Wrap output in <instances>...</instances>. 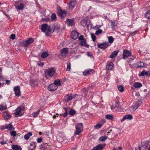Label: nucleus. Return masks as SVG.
I'll return each mask as SVG.
<instances>
[{
	"instance_id": "8fccbe9b",
	"label": "nucleus",
	"mask_w": 150,
	"mask_h": 150,
	"mask_svg": "<svg viewBox=\"0 0 150 150\" xmlns=\"http://www.w3.org/2000/svg\"><path fill=\"white\" fill-rule=\"evenodd\" d=\"M102 126L99 123L96 125L95 126L96 129H99Z\"/></svg>"
},
{
	"instance_id": "ea45409f",
	"label": "nucleus",
	"mask_w": 150,
	"mask_h": 150,
	"mask_svg": "<svg viewBox=\"0 0 150 150\" xmlns=\"http://www.w3.org/2000/svg\"><path fill=\"white\" fill-rule=\"evenodd\" d=\"M54 84H55V85L57 86V85H61L60 81L59 79H57V80H55Z\"/></svg>"
},
{
	"instance_id": "9b49d317",
	"label": "nucleus",
	"mask_w": 150,
	"mask_h": 150,
	"mask_svg": "<svg viewBox=\"0 0 150 150\" xmlns=\"http://www.w3.org/2000/svg\"><path fill=\"white\" fill-rule=\"evenodd\" d=\"M133 118L132 116L131 115H127L124 116L120 120V121L121 122H122L126 119L131 120Z\"/></svg>"
},
{
	"instance_id": "3c124183",
	"label": "nucleus",
	"mask_w": 150,
	"mask_h": 150,
	"mask_svg": "<svg viewBox=\"0 0 150 150\" xmlns=\"http://www.w3.org/2000/svg\"><path fill=\"white\" fill-rule=\"evenodd\" d=\"M133 96L135 97H139L140 96V94L139 92H137L133 95Z\"/></svg>"
},
{
	"instance_id": "e433bc0d",
	"label": "nucleus",
	"mask_w": 150,
	"mask_h": 150,
	"mask_svg": "<svg viewBox=\"0 0 150 150\" xmlns=\"http://www.w3.org/2000/svg\"><path fill=\"white\" fill-rule=\"evenodd\" d=\"M117 88L119 91L120 92H122L124 91V88L122 86H117Z\"/></svg>"
},
{
	"instance_id": "13d9d810",
	"label": "nucleus",
	"mask_w": 150,
	"mask_h": 150,
	"mask_svg": "<svg viewBox=\"0 0 150 150\" xmlns=\"http://www.w3.org/2000/svg\"><path fill=\"white\" fill-rule=\"evenodd\" d=\"M37 140V142L39 143H41L42 141V138L41 137L38 138Z\"/></svg>"
},
{
	"instance_id": "c9c22d12",
	"label": "nucleus",
	"mask_w": 150,
	"mask_h": 150,
	"mask_svg": "<svg viewBox=\"0 0 150 150\" xmlns=\"http://www.w3.org/2000/svg\"><path fill=\"white\" fill-rule=\"evenodd\" d=\"M145 66L144 63L141 62H139L138 64V67L139 68Z\"/></svg>"
},
{
	"instance_id": "338daca9",
	"label": "nucleus",
	"mask_w": 150,
	"mask_h": 150,
	"mask_svg": "<svg viewBox=\"0 0 150 150\" xmlns=\"http://www.w3.org/2000/svg\"><path fill=\"white\" fill-rule=\"evenodd\" d=\"M67 114H68V113L66 112H65V113H64L63 114V115L64 117H66L67 116Z\"/></svg>"
},
{
	"instance_id": "7c9ffc66",
	"label": "nucleus",
	"mask_w": 150,
	"mask_h": 150,
	"mask_svg": "<svg viewBox=\"0 0 150 150\" xmlns=\"http://www.w3.org/2000/svg\"><path fill=\"white\" fill-rule=\"evenodd\" d=\"M80 45L81 46H85L86 47H88L89 45H86V41L85 40H83L80 41Z\"/></svg>"
},
{
	"instance_id": "1a4fd4ad",
	"label": "nucleus",
	"mask_w": 150,
	"mask_h": 150,
	"mask_svg": "<svg viewBox=\"0 0 150 150\" xmlns=\"http://www.w3.org/2000/svg\"><path fill=\"white\" fill-rule=\"evenodd\" d=\"M108 46V43L106 42L98 44L97 45L98 47L103 50L105 49Z\"/></svg>"
},
{
	"instance_id": "5fc2aeb1",
	"label": "nucleus",
	"mask_w": 150,
	"mask_h": 150,
	"mask_svg": "<svg viewBox=\"0 0 150 150\" xmlns=\"http://www.w3.org/2000/svg\"><path fill=\"white\" fill-rule=\"evenodd\" d=\"M79 40L81 41L83 40H84L85 39L84 38L83 36L82 35H81L80 37L79 38Z\"/></svg>"
},
{
	"instance_id": "dca6fc26",
	"label": "nucleus",
	"mask_w": 150,
	"mask_h": 150,
	"mask_svg": "<svg viewBox=\"0 0 150 150\" xmlns=\"http://www.w3.org/2000/svg\"><path fill=\"white\" fill-rule=\"evenodd\" d=\"M76 1L75 0L71 1L69 4V8L71 10L73 9L74 7L75 6Z\"/></svg>"
},
{
	"instance_id": "e2e57ef3",
	"label": "nucleus",
	"mask_w": 150,
	"mask_h": 150,
	"mask_svg": "<svg viewBox=\"0 0 150 150\" xmlns=\"http://www.w3.org/2000/svg\"><path fill=\"white\" fill-rule=\"evenodd\" d=\"M43 145V146L45 148H48L49 146L48 144L47 143L44 144Z\"/></svg>"
},
{
	"instance_id": "c85d7f7f",
	"label": "nucleus",
	"mask_w": 150,
	"mask_h": 150,
	"mask_svg": "<svg viewBox=\"0 0 150 150\" xmlns=\"http://www.w3.org/2000/svg\"><path fill=\"white\" fill-rule=\"evenodd\" d=\"M105 118L108 120H113V116L111 114H107L105 116Z\"/></svg>"
},
{
	"instance_id": "603ef678",
	"label": "nucleus",
	"mask_w": 150,
	"mask_h": 150,
	"mask_svg": "<svg viewBox=\"0 0 150 150\" xmlns=\"http://www.w3.org/2000/svg\"><path fill=\"white\" fill-rule=\"evenodd\" d=\"M70 69H71L70 63H69L67 65L66 70H67V71H69L70 70Z\"/></svg>"
},
{
	"instance_id": "4468645a",
	"label": "nucleus",
	"mask_w": 150,
	"mask_h": 150,
	"mask_svg": "<svg viewBox=\"0 0 150 150\" xmlns=\"http://www.w3.org/2000/svg\"><path fill=\"white\" fill-rule=\"evenodd\" d=\"M21 108L20 107H18L16 110V112L14 113L16 117H18L22 115V114L20 115L21 112Z\"/></svg>"
},
{
	"instance_id": "f704fd0d",
	"label": "nucleus",
	"mask_w": 150,
	"mask_h": 150,
	"mask_svg": "<svg viewBox=\"0 0 150 150\" xmlns=\"http://www.w3.org/2000/svg\"><path fill=\"white\" fill-rule=\"evenodd\" d=\"M30 83L31 85L32 86H34L37 84V82L33 79L30 81Z\"/></svg>"
},
{
	"instance_id": "0e129e2a",
	"label": "nucleus",
	"mask_w": 150,
	"mask_h": 150,
	"mask_svg": "<svg viewBox=\"0 0 150 150\" xmlns=\"http://www.w3.org/2000/svg\"><path fill=\"white\" fill-rule=\"evenodd\" d=\"M38 64L40 67H42L44 64V63H43L40 62Z\"/></svg>"
},
{
	"instance_id": "c756f323",
	"label": "nucleus",
	"mask_w": 150,
	"mask_h": 150,
	"mask_svg": "<svg viewBox=\"0 0 150 150\" xmlns=\"http://www.w3.org/2000/svg\"><path fill=\"white\" fill-rule=\"evenodd\" d=\"M113 67V64L112 62H110L106 66V68L109 70H111Z\"/></svg>"
},
{
	"instance_id": "774afa93",
	"label": "nucleus",
	"mask_w": 150,
	"mask_h": 150,
	"mask_svg": "<svg viewBox=\"0 0 150 150\" xmlns=\"http://www.w3.org/2000/svg\"><path fill=\"white\" fill-rule=\"evenodd\" d=\"M40 149L41 150H46L45 149V147L42 146H41L40 147Z\"/></svg>"
},
{
	"instance_id": "6e6d98bb",
	"label": "nucleus",
	"mask_w": 150,
	"mask_h": 150,
	"mask_svg": "<svg viewBox=\"0 0 150 150\" xmlns=\"http://www.w3.org/2000/svg\"><path fill=\"white\" fill-rule=\"evenodd\" d=\"M10 38L12 40H14L15 38V35L14 34H12L10 36Z\"/></svg>"
},
{
	"instance_id": "864d4df0",
	"label": "nucleus",
	"mask_w": 150,
	"mask_h": 150,
	"mask_svg": "<svg viewBox=\"0 0 150 150\" xmlns=\"http://www.w3.org/2000/svg\"><path fill=\"white\" fill-rule=\"evenodd\" d=\"M105 120H102L99 123L102 126L103 124L105 122Z\"/></svg>"
},
{
	"instance_id": "f8f14e48",
	"label": "nucleus",
	"mask_w": 150,
	"mask_h": 150,
	"mask_svg": "<svg viewBox=\"0 0 150 150\" xmlns=\"http://www.w3.org/2000/svg\"><path fill=\"white\" fill-rule=\"evenodd\" d=\"M57 87V86L55 84H52L49 86L48 89L50 91H53L56 90Z\"/></svg>"
},
{
	"instance_id": "b1692460",
	"label": "nucleus",
	"mask_w": 150,
	"mask_h": 150,
	"mask_svg": "<svg viewBox=\"0 0 150 150\" xmlns=\"http://www.w3.org/2000/svg\"><path fill=\"white\" fill-rule=\"evenodd\" d=\"M133 86L135 88H140L142 86V84L140 83L135 82L134 83Z\"/></svg>"
},
{
	"instance_id": "f3484780",
	"label": "nucleus",
	"mask_w": 150,
	"mask_h": 150,
	"mask_svg": "<svg viewBox=\"0 0 150 150\" xmlns=\"http://www.w3.org/2000/svg\"><path fill=\"white\" fill-rule=\"evenodd\" d=\"M142 102L141 101H139L136 104L133 106L131 108H132V110L133 111H135L141 105L142 103Z\"/></svg>"
},
{
	"instance_id": "49530a36",
	"label": "nucleus",
	"mask_w": 150,
	"mask_h": 150,
	"mask_svg": "<svg viewBox=\"0 0 150 150\" xmlns=\"http://www.w3.org/2000/svg\"><path fill=\"white\" fill-rule=\"evenodd\" d=\"M102 30L100 29H98L97 30L96 32V34L98 35L102 33Z\"/></svg>"
},
{
	"instance_id": "aec40b11",
	"label": "nucleus",
	"mask_w": 150,
	"mask_h": 150,
	"mask_svg": "<svg viewBox=\"0 0 150 150\" xmlns=\"http://www.w3.org/2000/svg\"><path fill=\"white\" fill-rule=\"evenodd\" d=\"M66 22L68 25L71 26L73 25L74 20L73 19H67L66 20Z\"/></svg>"
},
{
	"instance_id": "79ce46f5",
	"label": "nucleus",
	"mask_w": 150,
	"mask_h": 150,
	"mask_svg": "<svg viewBox=\"0 0 150 150\" xmlns=\"http://www.w3.org/2000/svg\"><path fill=\"white\" fill-rule=\"evenodd\" d=\"M108 40L109 42L111 43L114 41V38L112 36H109L108 37Z\"/></svg>"
},
{
	"instance_id": "a18cd8bd",
	"label": "nucleus",
	"mask_w": 150,
	"mask_h": 150,
	"mask_svg": "<svg viewBox=\"0 0 150 150\" xmlns=\"http://www.w3.org/2000/svg\"><path fill=\"white\" fill-rule=\"evenodd\" d=\"M117 129L116 128H113L112 129H110V130L109 131L110 132H112V133L113 134H114L115 132H117Z\"/></svg>"
},
{
	"instance_id": "c03bdc74",
	"label": "nucleus",
	"mask_w": 150,
	"mask_h": 150,
	"mask_svg": "<svg viewBox=\"0 0 150 150\" xmlns=\"http://www.w3.org/2000/svg\"><path fill=\"white\" fill-rule=\"evenodd\" d=\"M39 112H40V110H39L36 112H35L33 113V116L34 117H36L37 116Z\"/></svg>"
},
{
	"instance_id": "0eeeda50",
	"label": "nucleus",
	"mask_w": 150,
	"mask_h": 150,
	"mask_svg": "<svg viewBox=\"0 0 150 150\" xmlns=\"http://www.w3.org/2000/svg\"><path fill=\"white\" fill-rule=\"evenodd\" d=\"M105 144H98L94 147L92 150H101L105 147Z\"/></svg>"
},
{
	"instance_id": "5701e85b",
	"label": "nucleus",
	"mask_w": 150,
	"mask_h": 150,
	"mask_svg": "<svg viewBox=\"0 0 150 150\" xmlns=\"http://www.w3.org/2000/svg\"><path fill=\"white\" fill-rule=\"evenodd\" d=\"M118 52V51H115L112 53L110 55V58H113L114 57H116Z\"/></svg>"
},
{
	"instance_id": "f257e3e1",
	"label": "nucleus",
	"mask_w": 150,
	"mask_h": 150,
	"mask_svg": "<svg viewBox=\"0 0 150 150\" xmlns=\"http://www.w3.org/2000/svg\"><path fill=\"white\" fill-rule=\"evenodd\" d=\"M34 42V40L32 38H29L27 40L20 42L18 44L19 47H24L26 50L28 47V46Z\"/></svg>"
},
{
	"instance_id": "6e6552de",
	"label": "nucleus",
	"mask_w": 150,
	"mask_h": 150,
	"mask_svg": "<svg viewBox=\"0 0 150 150\" xmlns=\"http://www.w3.org/2000/svg\"><path fill=\"white\" fill-rule=\"evenodd\" d=\"M14 90L16 96H21V93L20 91V88L18 86H15L14 88Z\"/></svg>"
},
{
	"instance_id": "2f4dec72",
	"label": "nucleus",
	"mask_w": 150,
	"mask_h": 150,
	"mask_svg": "<svg viewBox=\"0 0 150 150\" xmlns=\"http://www.w3.org/2000/svg\"><path fill=\"white\" fill-rule=\"evenodd\" d=\"M32 133L30 132H28L27 134H25L24 136V138L26 140L28 139L30 136H31L32 135Z\"/></svg>"
},
{
	"instance_id": "ddd939ff",
	"label": "nucleus",
	"mask_w": 150,
	"mask_h": 150,
	"mask_svg": "<svg viewBox=\"0 0 150 150\" xmlns=\"http://www.w3.org/2000/svg\"><path fill=\"white\" fill-rule=\"evenodd\" d=\"M78 33L76 31H74L71 32V37L72 39H76L78 37Z\"/></svg>"
},
{
	"instance_id": "473e14b6",
	"label": "nucleus",
	"mask_w": 150,
	"mask_h": 150,
	"mask_svg": "<svg viewBox=\"0 0 150 150\" xmlns=\"http://www.w3.org/2000/svg\"><path fill=\"white\" fill-rule=\"evenodd\" d=\"M92 71H93V70L91 69L86 70L84 71L83 72V74L85 76L87 75L90 74V73Z\"/></svg>"
},
{
	"instance_id": "37998d69",
	"label": "nucleus",
	"mask_w": 150,
	"mask_h": 150,
	"mask_svg": "<svg viewBox=\"0 0 150 150\" xmlns=\"http://www.w3.org/2000/svg\"><path fill=\"white\" fill-rule=\"evenodd\" d=\"M51 20L52 21L56 20V16L54 13H53L51 16Z\"/></svg>"
},
{
	"instance_id": "a211bd4d",
	"label": "nucleus",
	"mask_w": 150,
	"mask_h": 150,
	"mask_svg": "<svg viewBox=\"0 0 150 150\" xmlns=\"http://www.w3.org/2000/svg\"><path fill=\"white\" fill-rule=\"evenodd\" d=\"M67 48H64L61 50V56H66L67 54Z\"/></svg>"
},
{
	"instance_id": "20e7f679",
	"label": "nucleus",
	"mask_w": 150,
	"mask_h": 150,
	"mask_svg": "<svg viewBox=\"0 0 150 150\" xmlns=\"http://www.w3.org/2000/svg\"><path fill=\"white\" fill-rule=\"evenodd\" d=\"M150 145V142H144L142 143L141 145L139 146V148L140 150H146L147 148H149Z\"/></svg>"
},
{
	"instance_id": "58836bf2",
	"label": "nucleus",
	"mask_w": 150,
	"mask_h": 150,
	"mask_svg": "<svg viewBox=\"0 0 150 150\" xmlns=\"http://www.w3.org/2000/svg\"><path fill=\"white\" fill-rule=\"evenodd\" d=\"M76 113V111L73 109H71L69 112V114L71 115H74Z\"/></svg>"
},
{
	"instance_id": "f03ea898",
	"label": "nucleus",
	"mask_w": 150,
	"mask_h": 150,
	"mask_svg": "<svg viewBox=\"0 0 150 150\" xmlns=\"http://www.w3.org/2000/svg\"><path fill=\"white\" fill-rule=\"evenodd\" d=\"M41 29L42 31L44 33H45L46 32H48L50 33H51L53 32V30H50V26L46 24H44L41 25Z\"/></svg>"
},
{
	"instance_id": "4c0bfd02",
	"label": "nucleus",
	"mask_w": 150,
	"mask_h": 150,
	"mask_svg": "<svg viewBox=\"0 0 150 150\" xmlns=\"http://www.w3.org/2000/svg\"><path fill=\"white\" fill-rule=\"evenodd\" d=\"M148 71H143L139 75V76H144L145 75H147L148 74Z\"/></svg>"
},
{
	"instance_id": "bf43d9fd",
	"label": "nucleus",
	"mask_w": 150,
	"mask_h": 150,
	"mask_svg": "<svg viewBox=\"0 0 150 150\" xmlns=\"http://www.w3.org/2000/svg\"><path fill=\"white\" fill-rule=\"evenodd\" d=\"M111 23H112V24L111 25V28H113L115 26V22L114 21H112V22Z\"/></svg>"
},
{
	"instance_id": "39448f33",
	"label": "nucleus",
	"mask_w": 150,
	"mask_h": 150,
	"mask_svg": "<svg viewBox=\"0 0 150 150\" xmlns=\"http://www.w3.org/2000/svg\"><path fill=\"white\" fill-rule=\"evenodd\" d=\"M83 128V126L82 123H79L77 124L75 127L76 130L74 135H79L81 133L82 131L81 129V128Z\"/></svg>"
},
{
	"instance_id": "412c9836",
	"label": "nucleus",
	"mask_w": 150,
	"mask_h": 150,
	"mask_svg": "<svg viewBox=\"0 0 150 150\" xmlns=\"http://www.w3.org/2000/svg\"><path fill=\"white\" fill-rule=\"evenodd\" d=\"M73 97L71 94H68L66 95L65 96V99L66 100L67 102L68 101L72 99Z\"/></svg>"
},
{
	"instance_id": "052dcab7",
	"label": "nucleus",
	"mask_w": 150,
	"mask_h": 150,
	"mask_svg": "<svg viewBox=\"0 0 150 150\" xmlns=\"http://www.w3.org/2000/svg\"><path fill=\"white\" fill-rule=\"evenodd\" d=\"M56 26L55 25H53L52 27L51 28H50V30H53V32H54V30H55V29Z\"/></svg>"
},
{
	"instance_id": "cd10ccee",
	"label": "nucleus",
	"mask_w": 150,
	"mask_h": 150,
	"mask_svg": "<svg viewBox=\"0 0 150 150\" xmlns=\"http://www.w3.org/2000/svg\"><path fill=\"white\" fill-rule=\"evenodd\" d=\"M108 137L105 136H103L100 137L98 140L100 142H104L107 139Z\"/></svg>"
},
{
	"instance_id": "7ed1b4c3",
	"label": "nucleus",
	"mask_w": 150,
	"mask_h": 150,
	"mask_svg": "<svg viewBox=\"0 0 150 150\" xmlns=\"http://www.w3.org/2000/svg\"><path fill=\"white\" fill-rule=\"evenodd\" d=\"M45 75L46 77L47 76L52 77L55 74V70L54 68L51 67L49 69H46L45 71Z\"/></svg>"
},
{
	"instance_id": "393cba45",
	"label": "nucleus",
	"mask_w": 150,
	"mask_h": 150,
	"mask_svg": "<svg viewBox=\"0 0 150 150\" xmlns=\"http://www.w3.org/2000/svg\"><path fill=\"white\" fill-rule=\"evenodd\" d=\"M7 109V106L5 103H2L0 105V110H3Z\"/></svg>"
},
{
	"instance_id": "423d86ee",
	"label": "nucleus",
	"mask_w": 150,
	"mask_h": 150,
	"mask_svg": "<svg viewBox=\"0 0 150 150\" xmlns=\"http://www.w3.org/2000/svg\"><path fill=\"white\" fill-rule=\"evenodd\" d=\"M131 52L128 50H125L123 51V58L124 59H125L127 58L128 57L131 55Z\"/></svg>"
},
{
	"instance_id": "4d7b16f0",
	"label": "nucleus",
	"mask_w": 150,
	"mask_h": 150,
	"mask_svg": "<svg viewBox=\"0 0 150 150\" xmlns=\"http://www.w3.org/2000/svg\"><path fill=\"white\" fill-rule=\"evenodd\" d=\"M41 21H44L45 22H48L50 21V19H49V18H45V19L43 18V20H41Z\"/></svg>"
},
{
	"instance_id": "09e8293b",
	"label": "nucleus",
	"mask_w": 150,
	"mask_h": 150,
	"mask_svg": "<svg viewBox=\"0 0 150 150\" xmlns=\"http://www.w3.org/2000/svg\"><path fill=\"white\" fill-rule=\"evenodd\" d=\"M91 37L93 41L95 42L96 40V37L95 35L92 34H91Z\"/></svg>"
},
{
	"instance_id": "de8ad7c7",
	"label": "nucleus",
	"mask_w": 150,
	"mask_h": 150,
	"mask_svg": "<svg viewBox=\"0 0 150 150\" xmlns=\"http://www.w3.org/2000/svg\"><path fill=\"white\" fill-rule=\"evenodd\" d=\"M10 134L11 136L15 137L16 135V133L15 131H11L10 132Z\"/></svg>"
},
{
	"instance_id": "72a5a7b5",
	"label": "nucleus",
	"mask_w": 150,
	"mask_h": 150,
	"mask_svg": "<svg viewBox=\"0 0 150 150\" xmlns=\"http://www.w3.org/2000/svg\"><path fill=\"white\" fill-rule=\"evenodd\" d=\"M13 126L11 123L5 127V128L9 130H11L13 128Z\"/></svg>"
},
{
	"instance_id": "2eb2a0df",
	"label": "nucleus",
	"mask_w": 150,
	"mask_h": 150,
	"mask_svg": "<svg viewBox=\"0 0 150 150\" xmlns=\"http://www.w3.org/2000/svg\"><path fill=\"white\" fill-rule=\"evenodd\" d=\"M57 14L59 16L62 17H64L66 15V12L64 10H58L57 12Z\"/></svg>"
},
{
	"instance_id": "680f3d73",
	"label": "nucleus",
	"mask_w": 150,
	"mask_h": 150,
	"mask_svg": "<svg viewBox=\"0 0 150 150\" xmlns=\"http://www.w3.org/2000/svg\"><path fill=\"white\" fill-rule=\"evenodd\" d=\"M55 29L57 30V31L59 30L60 29V28L59 26L57 25L56 26Z\"/></svg>"
},
{
	"instance_id": "69168bd1",
	"label": "nucleus",
	"mask_w": 150,
	"mask_h": 150,
	"mask_svg": "<svg viewBox=\"0 0 150 150\" xmlns=\"http://www.w3.org/2000/svg\"><path fill=\"white\" fill-rule=\"evenodd\" d=\"M1 144H2V145H4V144H7V143L6 142H3V141H1Z\"/></svg>"
},
{
	"instance_id": "9d476101",
	"label": "nucleus",
	"mask_w": 150,
	"mask_h": 150,
	"mask_svg": "<svg viewBox=\"0 0 150 150\" xmlns=\"http://www.w3.org/2000/svg\"><path fill=\"white\" fill-rule=\"evenodd\" d=\"M81 25L84 27H88L89 25V21L88 20H83L81 21Z\"/></svg>"
},
{
	"instance_id": "6ab92c4d",
	"label": "nucleus",
	"mask_w": 150,
	"mask_h": 150,
	"mask_svg": "<svg viewBox=\"0 0 150 150\" xmlns=\"http://www.w3.org/2000/svg\"><path fill=\"white\" fill-rule=\"evenodd\" d=\"M18 2H15V5L16 6V7L17 9L21 10L24 7V4L23 3H21L20 4V6H18L17 5V3Z\"/></svg>"
},
{
	"instance_id": "bb28decb",
	"label": "nucleus",
	"mask_w": 150,
	"mask_h": 150,
	"mask_svg": "<svg viewBox=\"0 0 150 150\" xmlns=\"http://www.w3.org/2000/svg\"><path fill=\"white\" fill-rule=\"evenodd\" d=\"M12 148L13 150H22L20 146L16 145L12 146Z\"/></svg>"
},
{
	"instance_id": "4be33fe9",
	"label": "nucleus",
	"mask_w": 150,
	"mask_h": 150,
	"mask_svg": "<svg viewBox=\"0 0 150 150\" xmlns=\"http://www.w3.org/2000/svg\"><path fill=\"white\" fill-rule=\"evenodd\" d=\"M4 117L5 119H8L10 118L11 117V116L10 115L8 112L7 111L5 112L4 113Z\"/></svg>"
},
{
	"instance_id": "a878e982",
	"label": "nucleus",
	"mask_w": 150,
	"mask_h": 150,
	"mask_svg": "<svg viewBox=\"0 0 150 150\" xmlns=\"http://www.w3.org/2000/svg\"><path fill=\"white\" fill-rule=\"evenodd\" d=\"M48 53L47 52H45L42 54L41 57L42 58H45L48 56Z\"/></svg>"
},
{
	"instance_id": "a19ab883",
	"label": "nucleus",
	"mask_w": 150,
	"mask_h": 150,
	"mask_svg": "<svg viewBox=\"0 0 150 150\" xmlns=\"http://www.w3.org/2000/svg\"><path fill=\"white\" fill-rule=\"evenodd\" d=\"M145 16L146 18L150 19V10H149L147 12Z\"/></svg>"
}]
</instances>
